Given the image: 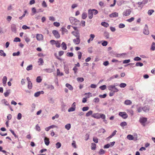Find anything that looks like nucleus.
Returning <instances> with one entry per match:
<instances>
[{
  "instance_id": "obj_40",
  "label": "nucleus",
  "mask_w": 155,
  "mask_h": 155,
  "mask_svg": "<svg viewBox=\"0 0 155 155\" xmlns=\"http://www.w3.org/2000/svg\"><path fill=\"white\" fill-rule=\"evenodd\" d=\"M154 12V10H148V14L150 15H151L152 13Z\"/></svg>"
},
{
  "instance_id": "obj_43",
  "label": "nucleus",
  "mask_w": 155,
  "mask_h": 155,
  "mask_svg": "<svg viewBox=\"0 0 155 155\" xmlns=\"http://www.w3.org/2000/svg\"><path fill=\"white\" fill-rule=\"evenodd\" d=\"M126 85L127 84L125 83H122L120 84L119 86L121 88H124L125 87Z\"/></svg>"
},
{
  "instance_id": "obj_15",
  "label": "nucleus",
  "mask_w": 155,
  "mask_h": 155,
  "mask_svg": "<svg viewBox=\"0 0 155 155\" xmlns=\"http://www.w3.org/2000/svg\"><path fill=\"white\" fill-rule=\"evenodd\" d=\"M124 104L126 105H130L132 104V102L130 100H127L125 101Z\"/></svg>"
},
{
  "instance_id": "obj_16",
  "label": "nucleus",
  "mask_w": 155,
  "mask_h": 155,
  "mask_svg": "<svg viewBox=\"0 0 155 155\" xmlns=\"http://www.w3.org/2000/svg\"><path fill=\"white\" fill-rule=\"evenodd\" d=\"M44 93V92L43 91H38L35 93V94L34 96L35 97H38L40 95V94H43Z\"/></svg>"
},
{
  "instance_id": "obj_7",
  "label": "nucleus",
  "mask_w": 155,
  "mask_h": 155,
  "mask_svg": "<svg viewBox=\"0 0 155 155\" xmlns=\"http://www.w3.org/2000/svg\"><path fill=\"white\" fill-rule=\"evenodd\" d=\"M71 33L76 38L80 37V33L78 31H72Z\"/></svg>"
},
{
  "instance_id": "obj_9",
  "label": "nucleus",
  "mask_w": 155,
  "mask_h": 155,
  "mask_svg": "<svg viewBox=\"0 0 155 155\" xmlns=\"http://www.w3.org/2000/svg\"><path fill=\"white\" fill-rule=\"evenodd\" d=\"M36 38L37 40H42L43 38V36L41 34H37L36 35Z\"/></svg>"
},
{
  "instance_id": "obj_19",
  "label": "nucleus",
  "mask_w": 155,
  "mask_h": 155,
  "mask_svg": "<svg viewBox=\"0 0 155 155\" xmlns=\"http://www.w3.org/2000/svg\"><path fill=\"white\" fill-rule=\"evenodd\" d=\"M70 90L72 91L73 89L72 86L70 84L67 83L65 85Z\"/></svg>"
},
{
  "instance_id": "obj_23",
  "label": "nucleus",
  "mask_w": 155,
  "mask_h": 155,
  "mask_svg": "<svg viewBox=\"0 0 155 155\" xmlns=\"http://www.w3.org/2000/svg\"><path fill=\"white\" fill-rule=\"evenodd\" d=\"M57 74L58 76H62L63 75V74L62 73H61L59 69H57Z\"/></svg>"
},
{
  "instance_id": "obj_18",
  "label": "nucleus",
  "mask_w": 155,
  "mask_h": 155,
  "mask_svg": "<svg viewBox=\"0 0 155 155\" xmlns=\"http://www.w3.org/2000/svg\"><path fill=\"white\" fill-rule=\"evenodd\" d=\"M117 131L116 130H115L112 133L111 135H110L109 137H107L106 139L107 140L108 139H110L113 136H114L116 134Z\"/></svg>"
},
{
  "instance_id": "obj_8",
  "label": "nucleus",
  "mask_w": 155,
  "mask_h": 155,
  "mask_svg": "<svg viewBox=\"0 0 155 155\" xmlns=\"http://www.w3.org/2000/svg\"><path fill=\"white\" fill-rule=\"evenodd\" d=\"M80 37L77 38L76 39H74L73 40V42L75 45H78L79 44L80 42Z\"/></svg>"
},
{
  "instance_id": "obj_4",
  "label": "nucleus",
  "mask_w": 155,
  "mask_h": 155,
  "mask_svg": "<svg viewBox=\"0 0 155 155\" xmlns=\"http://www.w3.org/2000/svg\"><path fill=\"white\" fill-rule=\"evenodd\" d=\"M143 32L145 35H148L149 34V32L148 30V28L147 24L145 25Z\"/></svg>"
},
{
  "instance_id": "obj_35",
  "label": "nucleus",
  "mask_w": 155,
  "mask_h": 155,
  "mask_svg": "<svg viewBox=\"0 0 155 155\" xmlns=\"http://www.w3.org/2000/svg\"><path fill=\"white\" fill-rule=\"evenodd\" d=\"M32 69V65H30L28 66L26 68V70L27 71H29L31 70Z\"/></svg>"
},
{
  "instance_id": "obj_38",
  "label": "nucleus",
  "mask_w": 155,
  "mask_h": 155,
  "mask_svg": "<svg viewBox=\"0 0 155 155\" xmlns=\"http://www.w3.org/2000/svg\"><path fill=\"white\" fill-rule=\"evenodd\" d=\"M66 55L68 57H72L73 56L74 54L72 52H68L66 54Z\"/></svg>"
},
{
  "instance_id": "obj_39",
  "label": "nucleus",
  "mask_w": 155,
  "mask_h": 155,
  "mask_svg": "<svg viewBox=\"0 0 155 155\" xmlns=\"http://www.w3.org/2000/svg\"><path fill=\"white\" fill-rule=\"evenodd\" d=\"M100 118H101L102 119H105L106 118L105 115L103 114H100Z\"/></svg>"
},
{
  "instance_id": "obj_57",
  "label": "nucleus",
  "mask_w": 155,
  "mask_h": 155,
  "mask_svg": "<svg viewBox=\"0 0 155 155\" xmlns=\"http://www.w3.org/2000/svg\"><path fill=\"white\" fill-rule=\"evenodd\" d=\"M20 54V52L18 51L17 52H15V53H13V56H18Z\"/></svg>"
},
{
  "instance_id": "obj_53",
  "label": "nucleus",
  "mask_w": 155,
  "mask_h": 155,
  "mask_svg": "<svg viewBox=\"0 0 155 155\" xmlns=\"http://www.w3.org/2000/svg\"><path fill=\"white\" fill-rule=\"evenodd\" d=\"M134 19V17H131L130 18H129V19H128L127 20V21L129 22H131L133 21Z\"/></svg>"
},
{
  "instance_id": "obj_22",
  "label": "nucleus",
  "mask_w": 155,
  "mask_h": 155,
  "mask_svg": "<svg viewBox=\"0 0 155 155\" xmlns=\"http://www.w3.org/2000/svg\"><path fill=\"white\" fill-rule=\"evenodd\" d=\"M62 47L63 50H65L67 49L66 45L65 43L63 42L62 44Z\"/></svg>"
},
{
  "instance_id": "obj_6",
  "label": "nucleus",
  "mask_w": 155,
  "mask_h": 155,
  "mask_svg": "<svg viewBox=\"0 0 155 155\" xmlns=\"http://www.w3.org/2000/svg\"><path fill=\"white\" fill-rule=\"evenodd\" d=\"M131 12V11L130 9H127L124 11L123 14L124 15L127 16L129 15L130 14Z\"/></svg>"
},
{
  "instance_id": "obj_3",
  "label": "nucleus",
  "mask_w": 155,
  "mask_h": 155,
  "mask_svg": "<svg viewBox=\"0 0 155 155\" xmlns=\"http://www.w3.org/2000/svg\"><path fill=\"white\" fill-rule=\"evenodd\" d=\"M119 115L124 119H126L128 117V115L125 112H120Z\"/></svg>"
},
{
  "instance_id": "obj_31",
  "label": "nucleus",
  "mask_w": 155,
  "mask_h": 155,
  "mask_svg": "<svg viewBox=\"0 0 155 155\" xmlns=\"http://www.w3.org/2000/svg\"><path fill=\"white\" fill-rule=\"evenodd\" d=\"M77 81L80 82H82L84 81V79L83 78H78L77 79Z\"/></svg>"
},
{
  "instance_id": "obj_46",
  "label": "nucleus",
  "mask_w": 155,
  "mask_h": 155,
  "mask_svg": "<svg viewBox=\"0 0 155 155\" xmlns=\"http://www.w3.org/2000/svg\"><path fill=\"white\" fill-rule=\"evenodd\" d=\"M126 54V53H122V54H118L117 55L116 57H118V58L121 57L123 56L124 55H125Z\"/></svg>"
},
{
  "instance_id": "obj_29",
  "label": "nucleus",
  "mask_w": 155,
  "mask_h": 155,
  "mask_svg": "<svg viewBox=\"0 0 155 155\" xmlns=\"http://www.w3.org/2000/svg\"><path fill=\"white\" fill-rule=\"evenodd\" d=\"M92 113L93 111L92 110H90L86 114V116L87 117H89L92 114Z\"/></svg>"
},
{
  "instance_id": "obj_34",
  "label": "nucleus",
  "mask_w": 155,
  "mask_h": 155,
  "mask_svg": "<svg viewBox=\"0 0 155 155\" xmlns=\"http://www.w3.org/2000/svg\"><path fill=\"white\" fill-rule=\"evenodd\" d=\"M42 79L40 76H38L36 78V81L37 82L40 83L41 82Z\"/></svg>"
},
{
  "instance_id": "obj_52",
  "label": "nucleus",
  "mask_w": 155,
  "mask_h": 155,
  "mask_svg": "<svg viewBox=\"0 0 155 155\" xmlns=\"http://www.w3.org/2000/svg\"><path fill=\"white\" fill-rule=\"evenodd\" d=\"M89 109V108L88 107H83L82 110L83 111H86L87 110Z\"/></svg>"
},
{
  "instance_id": "obj_55",
  "label": "nucleus",
  "mask_w": 155,
  "mask_h": 155,
  "mask_svg": "<svg viewBox=\"0 0 155 155\" xmlns=\"http://www.w3.org/2000/svg\"><path fill=\"white\" fill-rule=\"evenodd\" d=\"M25 41L27 43L30 42V41L29 38L27 36H25Z\"/></svg>"
},
{
  "instance_id": "obj_42",
  "label": "nucleus",
  "mask_w": 155,
  "mask_h": 155,
  "mask_svg": "<svg viewBox=\"0 0 155 155\" xmlns=\"http://www.w3.org/2000/svg\"><path fill=\"white\" fill-rule=\"evenodd\" d=\"M78 59H81L82 56V53L80 51H78Z\"/></svg>"
},
{
  "instance_id": "obj_21",
  "label": "nucleus",
  "mask_w": 155,
  "mask_h": 155,
  "mask_svg": "<svg viewBox=\"0 0 155 155\" xmlns=\"http://www.w3.org/2000/svg\"><path fill=\"white\" fill-rule=\"evenodd\" d=\"M143 110L145 112H148L149 111V108L147 106H145L142 107Z\"/></svg>"
},
{
  "instance_id": "obj_11",
  "label": "nucleus",
  "mask_w": 155,
  "mask_h": 155,
  "mask_svg": "<svg viewBox=\"0 0 155 155\" xmlns=\"http://www.w3.org/2000/svg\"><path fill=\"white\" fill-rule=\"evenodd\" d=\"M118 15V13L116 12H115L110 14L109 16L110 18H114L117 17Z\"/></svg>"
},
{
  "instance_id": "obj_51",
  "label": "nucleus",
  "mask_w": 155,
  "mask_h": 155,
  "mask_svg": "<svg viewBox=\"0 0 155 155\" xmlns=\"http://www.w3.org/2000/svg\"><path fill=\"white\" fill-rule=\"evenodd\" d=\"M56 46L58 48H59L60 47V44L58 42V41H56L55 43Z\"/></svg>"
},
{
  "instance_id": "obj_41",
  "label": "nucleus",
  "mask_w": 155,
  "mask_h": 155,
  "mask_svg": "<svg viewBox=\"0 0 155 155\" xmlns=\"http://www.w3.org/2000/svg\"><path fill=\"white\" fill-rule=\"evenodd\" d=\"M127 123L126 122H123L120 124V125L122 127H124L127 125Z\"/></svg>"
},
{
  "instance_id": "obj_60",
  "label": "nucleus",
  "mask_w": 155,
  "mask_h": 155,
  "mask_svg": "<svg viewBox=\"0 0 155 155\" xmlns=\"http://www.w3.org/2000/svg\"><path fill=\"white\" fill-rule=\"evenodd\" d=\"M22 28L23 29L25 30V29H29L30 28L29 27H28L26 25H23L22 26Z\"/></svg>"
},
{
  "instance_id": "obj_54",
  "label": "nucleus",
  "mask_w": 155,
  "mask_h": 155,
  "mask_svg": "<svg viewBox=\"0 0 155 155\" xmlns=\"http://www.w3.org/2000/svg\"><path fill=\"white\" fill-rule=\"evenodd\" d=\"M141 60V58L138 57H136L134 58V60L135 61H140Z\"/></svg>"
},
{
  "instance_id": "obj_5",
  "label": "nucleus",
  "mask_w": 155,
  "mask_h": 155,
  "mask_svg": "<svg viewBox=\"0 0 155 155\" xmlns=\"http://www.w3.org/2000/svg\"><path fill=\"white\" fill-rule=\"evenodd\" d=\"M52 33L56 38H58L60 37V35L57 31L56 30H53Z\"/></svg>"
},
{
  "instance_id": "obj_45",
  "label": "nucleus",
  "mask_w": 155,
  "mask_h": 155,
  "mask_svg": "<svg viewBox=\"0 0 155 155\" xmlns=\"http://www.w3.org/2000/svg\"><path fill=\"white\" fill-rule=\"evenodd\" d=\"M61 146V143L59 142H58L56 144V147L57 148H59Z\"/></svg>"
},
{
  "instance_id": "obj_12",
  "label": "nucleus",
  "mask_w": 155,
  "mask_h": 155,
  "mask_svg": "<svg viewBox=\"0 0 155 155\" xmlns=\"http://www.w3.org/2000/svg\"><path fill=\"white\" fill-rule=\"evenodd\" d=\"M100 115V114L98 113H94L92 115V117L94 118L99 119Z\"/></svg>"
},
{
  "instance_id": "obj_30",
  "label": "nucleus",
  "mask_w": 155,
  "mask_h": 155,
  "mask_svg": "<svg viewBox=\"0 0 155 155\" xmlns=\"http://www.w3.org/2000/svg\"><path fill=\"white\" fill-rule=\"evenodd\" d=\"M28 87L29 89H31L32 87V84L31 82L30 81H29L28 80Z\"/></svg>"
},
{
  "instance_id": "obj_20",
  "label": "nucleus",
  "mask_w": 155,
  "mask_h": 155,
  "mask_svg": "<svg viewBox=\"0 0 155 155\" xmlns=\"http://www.w3.org/2000/svg\"><path fill=\"white\" fill-rule=\"evenodd\" d=\"M127 138L129 140H132L134 139V137L131 134L128 135L127 137Z\"/></svg>"
},
{
  "instance_id": "obj_49",
  "label": "nucleus",
  "mask_w": 155,
  "mask_h": 155,
  "mask_svg": "<svg viewBox=\"0 0 155 155\" xmlns=\"http://www.w3.org/2000/svg\"><path fill=\"white\" fill-rule=\"evenodd\" d=\"M54 25L56 27H59L60 25V24L59 22H55L53 23Z\"/></svg>"
},
{
  "instance_id": "obj_2",
  "label": "nucleus",
  "mask_w": 155,
  "mask_h": 155,
  "mask_svg": "<svg viewBox=\"0 0 155 155\" xmlns=\"http://www.w3.org/2000/svg\"><path fill=\"white\" fill-rule=\"evenodd\" d=\"M115 86V85H111L108 86L107 88L108 89L111 91L117 92L119 91V90Z\"/></svg>"
},
{
  "instance_id": "obj_37",
  "label": "nucleus",
  "mask_w": 155,
  "mask_h": 155,
  "mask_svg": "<svg viewBox=\"0 0 155 155\" xmlns=\"http://www.w3.org/2000/svg\"><path fill=\"white\" fill-rule=\"evenodd\" d=\"M2 103L4 104L5 105H8L9 103L5 99L2 100Z\"/></svg>"
},
{
  "instance_id": "obj_25",
  "label": "nucleus",
  "mask_w": 155,
  "mask_h": 155,
  "mask_svg": "<svg viewBox=\"0 0 155 155\" xmlns=\"http://www.w3.org/2000/svg\"><path fill=\"white\" fill-rule=\"evenodd\" d=\"M96 145L94 143H91V149L92 150H95L96 149Z\"/></svg>"
},
{
  "instance_id": "obj_26",
  "label": "nucleus",
  "mask_w": 155,
  "mask_h": 155,
  "mask_svg": "<svg viewBox=\"0 0 155 155\" xmlns=\"http://www.w3.org/2000/svg\"><path fill=\"white\" fill-rule=\"evenodd\" d=\"M87 15L86 13L84 12L82 15V18L83 19H84L87 17Z\"/></svg>"
},
{
  "instance_id": "obj_13",
  "label": "nucleus",
  "mask_w": 155,
  "mask_h": 155,
  "mask_svg": "<svg viewBox=\"0 0 155 155\" xmlns=\"http://www.w3.org/2000/svg\"><path fill=\"white\" fill-rule=\"evenodd\" d=\"M44 142L46 145H48L50 143L49 139L46 137H45L44 139Z\"/></svg>"
},
{
  "instance_id": "obj_62",
  "label": "nucleus",
  "mask_w": 155,
  "mask_h": 155,
  "mask_svg": "<svg viewBox=\"0 0 155 155\" xmlns=\"http://www.w3.org/2000/svg\"><path fill=\"white\" fill-rule=\"evenodd\" d=\"M45 71L47 72H49V73H51V72H52V69H45Z\"/></svg>"
},
{
  "instance_id": "obj_27",
  "label": "nucleus",
  "mask_w": 155,
  "mask_h": 155,
  "mask_svg": "<svg viewBox=\"0 0 155 155\" xmlns=\"http://www.w3.org/2000/svg\"><path fill=\"white\" fill-rule=\"evenodd\" d=\"M65 128L68 130H69L71 127V125L70 124H67L65 126Z\"/></svg>"
},
{
  "instance_id": "obj_64",
  "label": "nucleus",
  "mask_w": 155,
  "mask_h": 155,
  "mask_svg": "<svg viewBox=\"0 0 155 155\" xmlns=\"http://www.w3.org/2000/svg\"><path fill=\"white\" fill-rule=\"evenodd\" d=\"M21 114L20 113H19L17 116V119L18 120H19L21 119Z\"/></svg>"
},
{
  "instance_id": "obj_17",
  "label": "nucleus",
  "mask_w": 155,
  "mask_h": 155,
  "mask_svg": "<svg viewBox=\"0 0 155 155\" xmlns=\"http://www.w3.org/2000/svg\"><path fill=\"white\" fill-rule=\"evenodd\" d=\"M101 25L106 28L108 27L109 26V24L105 22H102L101 23Z\"/></svg>"
},
{
  "instance_id": "obj_63",
  "label": "nucleus",
  "mask_w": 155,
  "mask_h": 155,
  "mask_svg": "<svg viewBox=\"0 0 155 155\" xmlns=\"http://www.w3.org/2000/svg\"><path fill=\"white\" fill-rule=\"evenodd\" d=\"M36 130L38 131H40L41 130L40 127L38 124L36 126Z\"/></svg>"
},
{
  "instance_id": "obj_50",
  "label": "nucleus",
  "mask_w": 155,
  "mask_h": 155,
  "mask_svg": "<svg viewBox=\"0 0 155 155\" xmlns=\"http://www.w3.org/2000/svg\"><path fill=\"white\" fill-rule=\"evenodd\" d=\"M91 93L90 92H88L87 93H85L84 95L86 96V98H88L90 97V95H91Z\"/></svg>"
},
{
  "instance_id": "obj_33",
  "label": "nucleus",
  "mask_w": 155,
  "mask_h": 155,
  "mask_svg": "<svg viewBox=\"0 0 155 155\" xmlns=\"http://www.w3.org/2000/svg\"><path fill=\"white\" fill-rule=\"evenodd\" d=\"M99 88L101 90H104L106 89L107 86L106 85H104L100 86Z\"/></svg>"
},
{
  "instance_id": "obj_59",
  "label": "nucleus",
  "mask_w": 155,
  "mask_h": 155,
  "mask_svg": "<svg viewBox=\"0 0 155 155\" xmlns=\"http://www.w3.org/2000/svg\"><path fill=\"white\" fill-rule=\"evenodd\" d=\"M42 6L44 7H46L47 6V5L45 1H43L42 4Z\"/></svg>"
},
{
  "instance_id": "obj_24",
  "label": "nucleus",
  "mask_w": 155,
  "mask_h": 155,
  "mask_svg": "<svg viewBox=\"0 0 155 155\" xmlns=\"http://www.w3.org/2000/svg\"><path fill=\"white\" fill-rule=\"evenodd\" d=\"M38 63L39 65H42L44 63V61L43 59L41 58H40L38 60Z\"/></svg>"
},
{
  "instance_id": "obj_14",
  "label": "nucleus",
  "mask_w": 155,
  "mask_h": 155,
  "mask_svg": "<svg viewBox=\"0 0 155 155\" xmlns=\"http://www.w3.org/2000/svg\"><path fill=\"white\" fill-rule=\"evenodd\" d=\"M7 81V78L6 76H4L2 79V83L4 86H5Z\"/></svg>"
},
{
  "instance_id": "obj_32",
  "label": "nucleus",
  "mask_w": 155,
  "mask_h": 155,
  "mask_svg": "<svg viewBox=\"0 0 155 155\" xmlns=\"http://www.w3.org/2000/svg\"><path fill=\"white\" fill-rule=\"evenodd\" d=\"M151 49L152 51H154L155 50V43L154 42H153L152 43L151 45Z\"/></svg>"
},
{
  "instance_id": "obj_48",
  "label": "nucleus",
  "mask_w": 155,
  "mask_h": 155,
  "mask_svg": "<svg viewBox=\"0 0 155 155\" xmlns=\"http://www.w3.org/2000/svg\"><path fill=\"white\" fill-rule=\"evenodd\" d=\"M105 153V151L103 149H101L99 152V153L100 154H102Z\"/></svg>"
},
{
  "instance_id": "obj_58",
  "label": "nucleus",
  "mask_w": 155,
  "mask_h": 155,
  "mask_svg": "<svg viewBox=\"0 0 155 155\" xmlns=\"http://www.w3.org/2000/svg\"><path fill=\"white\" fill-rule=\"evenodd\" d=\"M20 39L19 38L16 37L14 38V41L15 42H20Z\"/></svg>"
},
{
  "instance_id": "obj_10",
  "label": "nucleus",
  "mask_w": 155,
  "mask_h": 155,
  "mask_svg": "<svg viewBox=\"0 0 155 155\" xmlns=\"http://www.w3.org/2000/svg\"><path fill=\"white\" fill-rule=\"evenodd\" d=\"M147 119L146 118L142 117L140 118L139 121L141 123L143 124L147 121Z\"/></svg>"
},
{
  "instance_id": "obj_47",
  "label": "nucleus",
  "mask_w": 155,
  "mask_h": 155,
  "mask_svg": "<svg viewBox=\"0 0 155 155\" xmlns=\"http://www.w3.org/2000/svg\"><path fill=\"white\" fill-rule=\"evenodd\" d=\"M0 55L2 56L5 57L6 56L5 54L2 50H0Z\"/></svg>"
},
{
  "instance_id": "obj_36",
  "label": "nucleus",
  "mask_w": 155,
  "mask_h": 155,
  "mask_svg": "<svg viewBox=\"0 0 155 155\" xmlns=\"http://www.w3.org/2000/svg\"><path fill=\"white\" fill-rule=\"evenodd\" d=\"M143 65V63L141 62H137L136 64V66L137 67L140 66L142 67Z\"/></svg>"
},
{
  "instance_id": "obj_56",
  "label": "nucleus",
  "mask_w": 155,
  "mask_h": 155,
  "mask_svg": "<svg viewBox=\"0 0 155 155\" xmlns=\"http://www.w3.org/2000/svg\"><path fill=\"white\" fill-rule=\"evenodd\" d=\"M61 29L63 33H67L68 32L67 30L65 28H62Z\"/></svg>"
},
{
  "instance_id": "obj_28",
  "label": "nucleus",
  "mask_w": 155,
  "mask_h": 155,
  "mask_svg": "<svg viewBox=\"0 0 155 155\" xmlns=\"http://www.w3.org/2000/svg\"><path fill=\"white\" fill-rule=\"evenodd\" d=\"M70 20L71 22V23L72 24H74V23L73 22V21H75L77 19L75 18H74L71 17L70 18Z\"/></svg>"
},
{
  "instance_id": "obj_61",
  "label": "nucleus",
  "mask_w": 155,
  "mask_h": 155,
  "mask_svg": "<svg viewBox=\"0 0 155 155\" xmlns=\"http://www.w3.org/2000/svg\"><path fill=\"white\" fill-rule=\"evenodd\" d=\"M32 12L33 14L32 15H33L34 14L36 13V10L35 8H33L32 9Z\"/></svg>"
},
{
  "instance_id": "obj_1",
  "label": "nucleus",
  "mask_w": 155,
  "mask_h": 155,
  "mask_svg": "<svg viewBox=\"0 0 155 155\" xmlns=\"http://www.w3.org/2000/svg\"><path fill=\"white\" fill-rule=\"evenodd\" d=\"M98 13V11L94 9L89 10L88 11V17L91 19L93 17V15H96Z\"/></svg>"
},
{
  "instance_id": "obj_44",
  "label": "nucleus",
  "mask_w": 155,
  "mask_h": 155,
  "mask_svg": "<svg viewBox=\"0 0 155 155\" xmlns=\"http://www.w3.org/2000/svg\"><path fill=\"white\" fill-rule=\"evenodd\" d=\"M75 107H71L68 109L69 112L74 111L75 110Z\"/></svg>"
}]
</instances>
